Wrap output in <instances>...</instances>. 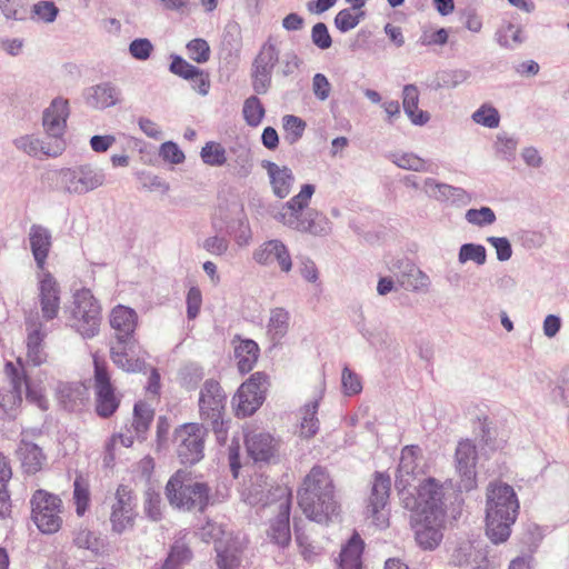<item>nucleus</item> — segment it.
Returning <instances> with one entry per match:
<instances>
[{
  "label": "nucleus",
  "mask_w": 569,
  "mask_h": 569,
  "mask_svg": "<svg viewBox=\"0 0 569 569\" xmlns=\"http://www.w3.org/2000/svg\"><path fill=\"white\" fill-rule=\"evenodd\" d=\"M298 505L312 521L329 523L340 515L336 485L329 471L315 466L303 478L297 491Z\"/></svg>",
  "instance_id": "1"
},
{
  "label": "nucleus",
  "mask_w": 569,
  "mask_h": 569,
  "mask_svg": "<svg viewBox=\"0 0 569 569\" xmlns=\"http://www.w3.org/2000/svg\"><path fill=\"white\" fill-rule=\"evenodd\" d=\"M519 510L513 488L507 483L491 482L487 489L486 533L493 543L505 542Z\"/></svg>",
  "instance_id": "2"
},
{
  "label": "nucleus",
  "mask_w": 569,
  "mask_h": 569,
  "mask_svg": "<svg viewBox=\"0 0 569 569\" xmlns=\"http://www.w3.org/2000/svg\"><path fill=\"white\" fill-rule=\"evenodd\" d=\"M164 493L176 508L203 511L209 503L210 488L191 472L178 470L168 480Z\"/></svg>",
  "instance_id": "3"
},
{
  "label": "nucleus",
  "mask_w": 569,
  "mask_h": 569,
  "mask_svg": "<svg viewBox=\"0 0 569 569\" xmlns=\"http://www.w3.org/2000/svg\"><path fill=\"white\" fill-rule=\"evenodd\" d=\"M31 520L43 535L57 533L63 525L62 499L44 489L36 490L30 499Z\"/></svg>",
  "instance_id": "4"
},
{
  "label": "nucleus",
  "mask_w": 569,
  "mask_h": 569,
  "mask_svg": "<svg viewBox=\"0 0 569 569\" xmlns=\"http://www.w3.org/2000/svg\"><path fill=\"white\" fill-rule=\"evenodd\" d=\"M226 395L218 381L207 380L199 396V413L202 421L211 425L218 439H224Z\"/></svg>",
  "instance_id": "5"
},
{
  "label": "nucleus",
  "mask_w": 569,
  "mask_h": 569,
  "mask_svg": "<svg viewBox=\"0 0 569 569\" xmlns=\"http://www.w3.org/2000/svg\"><path fill=\"white\" fill-rule=\"evenodd\" d=\"M407 508L411 511L412 527L415 529L416 541L425 550H432L439 546L442 540V529L445 525V509L431 508V515L426 516L425 509Z\"/></svg>",
  "instance_id": "6"
},
{
  "label": "nucleus",
  "mask_w": 569,
  "mask_h": 569,
  "mask_svg": "<svg viewBox=\"0 0 569 569\" xmlns=\"http://www.w3.org/2000/svg\"><path fill=\"white\" fill-rule=\"evenodd\" d=\"M421 449L419 446H406L401 450L400 461L397 469L396 488L405 508H418L417 500L409 496L408 489L411 488L419 475H422Z\"/></svg>",
  "instance_id": "7"
},
{
  "label": "nucleus",
  "mask_w": 569,
  "mask_h": 569,
  "mask_svg": "<svg viewBox=\"0 0 569 569\" xmlns=\"http://www.w3.org/2000/svg\"><path fill=\"white\" fill-rule=\"evenodd\" d=\"M207 430L197 422H188L174 430L177 456L183 465H194L203 458Z\"/></svg>",
  "instance_id": "8"
},
{
  "label": "nucleus",
  "mask_w": 569,
  "mask_h": 569,
  "mask_svg": "<svg viewBox=\"0 0 569 569\" xmlns=\"http://www.w3.org/2000/svg\"><path fill=\"white\" fill-rule=\"evenodd\" d=\"M269 385L268 375L260 371L252 373L240 386L233 398L237 417H248L254 413L264 401Z\"/></svg>",
  "instance_id": "9"
},
{
  "label": "nucleus",
  "mask_w": 569,
  "mask_h": 569,
  "mask_svg": "<svg viewBox=\"0 0 569 569\" xmlns=\"http://www.w3.org/2000/svg\"><path fill=\"white\" fill-rule=\"evenodd\" d=\"M73 326L83 337L94 336L100 326V307L89 290L74 295Z\"/></svg>",
  "instance_id": "10"
},
{
  "label": "nucleus",
  "mask_w": 569,
  "mask_h": 569,
  "mask_svg": "<svg viewBox=\"0 0 569 569\" xmlns=\"http://www.w3.org/2000/svg\"><path fill=\"white\" fill-rule=\"evenodd\" d=\"M277 515L270 520L267 536L271 542L287 547L291 541L290 507L291 491L288 488L278 487Z\"/></svg>",
  "instance_id": "11"
},
{
  "label": "nucleus",
  "mask_w": 569,
  "mask_h": 569,
  "mask_svg": "<svg viewBox=\"0 0 569 569\" xmlns=\"http://www.w3.org/2000/svg\"><path fill=\"white\" fill-rule=\"evenodd\" d=\"M391 480L383 472H375L370 496L368 498L367 513L377 527L389 525V510L387 503L390 496Z\"/></svg>",
  "instance_id": "12"
},
{
  "label": "nucleus",
  "mask_w": 569,
  "mask_h": 569,
  "mask_svg": "<svg viewBox=\"0 0 569 569\" xmlns=\"http://www.w3.org/2000/svg\"><path fill=\"white\" fill-rule=\"evenodd\" d=\"M26 362L32 367H40L48 361L44 339L47 332L37 315L26 318Z\"/></svg>",
  "instance_id": "13"
},
{
  "label": "nucleus",
  "mask_w": 569,
  "mask_h": 569,
  "mask_svg": "<svg viewBox=\"0 0 569 569\" xmlns=\"http://www.w3.org/2000/svg\"><path fill=\"white\" fill-rule=\"evenodd\" d=\"M58 178L62 187L68 192L84 193L93 190L103 182V174L97 173L90 167H79L77 169H61Z\"/></svg>",
  "instance_id": "14"
},
{
  "label": "nucleus",
  "mask_w": 569,
  "mask_h": 569,
  "mask_svg": "<svg viewBox=\"0 0 569 569\" xmlns=\"http://www.w3.org/2000/svg\"><path fill=\"white\" fill-rule=\"evenodd\" d=\"M134 509L136 497L132 489L128 486H120L117 489L110 516L113 531L121 533L133 526Z\"/></svg>",
  "instance_id": "15"
},
{
  "label": "nucleus",
  "mask_w": 569,
  "mask_h": 569,
  "mask_svg": "<svg viewBox=\"0 0 569 569\" xmlns=\"http://www.w3.org/2000/svg\"><path fill=\"white\" fill-rule=\"evenodd\" d=\"M457 470L460 475L459 487L470 491L477 487V448L471 440H462L456 450Z\"/></svg>",
  "instance_id": "16"
},
{
  "label": "nucleus",
  "mask_w": 569,
  "mask_h": 569,
  "mask_svg": "<svg viewBox=\"0 0 569 569\" xmlns=\"http://www.w3.org/2000/svg\"><path fill=\"white\" fill-rule=\"evenodd\" d=\"M39 302L44 320L50 321L58 317L60 310V288L49 272H43L39 279Z\"/></svg>",
  "instance_id": "17"
},
{
  "label": "nucleus",
  "mask_w": 569,
  "mask_h": 569,
  "mask_svg": "<svg viewBox=\"0 0 569 569\" xmlns=\"http://www.w3.org/2000/svg\"><path fill=\"white\" fill-rule=\"evenodd\" d=\"M246 449L254 462H269L278 451V443L267 432L250 431L246 435Z\"/></svg>",
  "instance_id": "18"
},
{
  "label": "nucleus",
  "mask_w": 569,
  "mask_h": 569,
  "mask_svg": "<svg viewBox=\"0 0 569 569\" xmlns=\"http://www.w3.org/2000/svg\"><path fill=\"white\" fill-rule=\"evenodd\" d=\"M409 496H412L421 509H425L426 516L431 515V508L443 509V491L442 486L433 478L425 479L418 487L415 485L408 489Z\"/></svg>",
  "instance_id": "19"
},
{
  "label": "nucleus",
  "mask_w": 569,
  "mask_h": 569,
  "mask_svg": "<svg viewBox=\"0 0 569 569\" xmlns=\"http://www.w3.org/2000/svg\"><path fill=\"white\" fill-rule=\"evenodd\" d=\"M254 260L260 264H272L278 262L283 272H289L292 267L290 253L287 247L278 241L264 242L253 254Z\"/></svg>",
  "instance_id": "20"
},
{
  "label": "nucleus",
  "mask_w": 569,
  "mask_h": 569,
  "mask_svg": "<svg viewBox=\"0 0 569 569\" xmlns=\"http://www.w3.org/2000/svg\"><path fill=\"white\" fill-rule=\"evenodd\" d=\"M69 116L68 101L54 99L43 112V127L49 136H63Z\"/></svg>",
  "instance_id": "21"
},
{
  "label": "nucleus",
  "mask_w": 569,
  "mask_h": 569,
  "mask_svg": "<svg viewBox=\"0 0 569 569\" xmlns=\"http://www.w3.org/2000/svg\"><path fill=\"white\" fill-rule=\"evenodd\" d=\"M16 455L20 461L22 470L29 475L39 472L47 460L42 449L38 445L26 439H22L19 442Z\"/></svg>",
  "instance_id": "22"
},
{
  "label": "nucleus",
  "mask_w": 569,
  "mask_h": 569,
  "mask_svg": "<svg viewBox=\"0 0 569 569\" xmlns=\"http://www.w3.org/2000/svg\"><path fill=\"white\" fill-rule=\"evenodd\" d=\"M29 240L37 266L40 270H43L51 249V234L47 228L33 224L30 228Z\"/></svg>",
  "instance_id": "23"
},
{
  "label": "nucleus",
  "mask_w": 569,
  "mask_h": 569,
  "mask_svg": "<svg viewBox=\"0 0 569 569\" xmlns=\"http://www.w3.org/2000/svg\"><path fill=\"white\" fill-rule=\"evenodd\" d=\"M262 166L270 177L274 194L281 199L286 198L290 193L295 181L292 171L288 167H279L271 161H264Z\"/></svg>",
  "instance_id": "24"
},
{
  "label": "nucleus",
  "mask_w": 569,
  "mask_h": 569,
  "mask_svg": "<svg viewBox=\"0 0 569 569\" xmlns=\"http://www.w3.org/2000/svg\"><path fill=\"white\" fill-rule=\"evenodd\" d=\"M137 317L132 309L119 306L111 312L110 325L116 330V337L119 342L130 339L134 331Z\"/></svg>",
  "instance_id": "25"
},
{
  "label": "nucleus",
  "mask_w": 569,
  "mask_h": 569,
  "mask_svg": "<svg viewBox=\"0 0 569 569\" xmlns=\"http://www.w3.org/2000/svg\"><path fill=\"white\" fill-rule=\"evenodd\" d=\"M122 343L120 351H112L113 362L129 372L141 371L144 368V360L138 355L139 346L129 339H126Z\"/></svg>",
  "instance_id": "26"
},
{
  "label": "nucleus",
  "mask_w": 569,
  "mask_h": 569,
  "mask_svg": "<svg viewBox=\"0 0 569 569\" xmlns=\"http://www.w3.org/2000/svg\"><path fill=\"white\" fill-rule=\"evenodd\" d=\"M365 543L359 533L355 532L339 555V569H362Z\"/></svg>",
  "instance_id": "27"
},
{
  "label": "nucleus",
  "mask_w": 569,
  "mask_h": 569,
  "mask_svg": "<svg viewBox=\"0 0 569 569\" xmlns=\"http://www.w3.org/2000/svg\"><path fill=\"white\" fill-rule=\"evenodd\" d=\"M57 397L61 405L72 411L84 403L89 398L88 389L83 383H60L57 390Z\"/></svg>",
  "instance_id": "28"
},
{
  "label": "nucleus",
  "mask_w": 569,
  "mask_h": 569,
  "mask_svg": "<svg viewBox=\"0 0 569 569\" xmlns=\"http://www.w3.org/2000/svg\"><path fill=\"white\" fill-rule=\"evenodd\" d=\"M259 352L258 343L250 339L240 340L239 343L234 346V358L241 373H248L253 369L259 358Z\"/></svg>",
  "instance_id": "29"
},
{
  "label": "nucleus",
  "mask_w": 569,
  "mask_h": 569,
  "mask_svg": "<svg viewBox=\"0 0 569 569\" xmlns=\"http://www.w3.org/2000/svg\"><path fill=\"white\" fill-rule=\"evenodd\" d=\"M419 91L416 86L408 84L403 88L402 106L405 112L410 118L412 123L422 126L428 122L429 114L418 108Z\"/></svg>",
  "instance_id": "30"
},
{
  "label": "nucleus",
  "mask_w": 569,
  "mask_h": 569,
  "mask_svg": "<svg viewBox=\"0 0 569 569\" xmlns=\"http://www.w3.org/2000/svg\"><path fill=\"white\" fill-rule=\"evenodd\" d=\"M94 382L98 396L97 412L100 417L107 418V366L103 359L93 356Z\"/></svg>",
  "instance_id": "31"
},
{
  "label": "nucleus",
  "mask_w": 569,
  "mask_h": 569,
  "mask_svg": "<svg viewBox=\"0 0 569 569\" xmlns=\"http://www.w3.org/2000/svg\"><path fill=\"white\" fill-rule=\"evenodd\" d=\"M228 546L221 543L217 546V567L218 569H239L240 548L232 536H228Z\"/></svg>",
  "instance_id": "32"
},
{
  "label": "nucleus",
  "mask_w": 569,
  "mask_h": 569,
  "mask_svg": "<svg viewBox=\"0 0 569 569\" xmlns=\"http://www.w3.org/2000/svg\"><path fill=\"white\" fill-rule=\"evenodd\" d=\"M72 502L78 517H83L91 502L90 485L87 478L78 475L73 481Z\"/></svg>",
  "instance_id": "33"
},
{
  "label": "nucleus",
  "mask_w": 569,
  "mask_h": 569,
  "mask_svg": "<svg viewBox=\"0 0 569 569\" xmlns=\"http://www.w3.org/2000/svg\"><path fill=\"white\" fill-rule=\"evenodd\" d=\"M3 371L11 389L22 392L28 383H30V378L26 372L23 359L20 357L17 359V362H6Z\"/></svg>",
  "instance_id": "34"
},
{
  "label": "nucleus",
  "mask_w": 569,
  "mask_h": 569,
  "mask_svg": "<svg viewBox=\"0 0 569 569\" xmlns=\"http://www.w3.org/2000/svg\"><path fill=\"white\" fill-rule=\"evenodd\" d=\"M192 552L184 539H177L162 565V569H180L181 566L190 562Z\"/></svg>",
  "instance_id": "35"
},
{
  "label": "nucleus",
  "mask_w": 569,
  "mask_h": 569,
  "mask_svg": "<svg viewBox=\"0 0 569 569\" xmlns=\"http://www.w3.org/2000/svg\"><path fill=\"white\" fill-rule=\"evenodd\" d=\"M154 418V409L146 401L139 400L133 407V418L131 426L142 436L149 430Z\"/></svg>",
  "instance_id": "36"
},
{
  "label": "nucleus",
  "mask_w": 569,
  "mask_h": 569,
  "mask_svg": "<svg viewBox=\"0 0 569 569\" xmlns=\"http://www.w3.org/2000/svg\"><path fill=\"white\" fill-rule=\"evenodd\" d=\"M290 315L283 308H274L270 312L268 321V333L272 340H280L289 329Z\"/></svg>",
  "instance_id": "37"
},
{
  "label": "nucleus",
  "mask_w": 569,
  "mask_h": 569,
  "mask_svg": "<svg viewBox=\"0 0 569 569\" xmlns=\"http://www.w3.org/2000/svg\"><path fill=\"white\" fill-rule=\"evenodd\" d=\"M279 60V50L270 39L264 42L253 60L252 66L261 68L262 70L271 71Z\"/></svg>",
  "instance_id": "38"
},
{
  "label": "nucleus",
  "mask_w": 569,
  "mask_h": 569,
  "mask_svg": "<svg viewBox=\"0 0 569 569\" xmlns=\"http://www.w3.org/2000/svg\"><path fill=\"white\" fill-rule=\"evenodd\" d=\"M202 161L211 167H220L227 162L226 149L218 142H207L201 149Z\"/></svg>",
  "instance_id": "39"
},
{
  "label": "nucleus",
  "mask_w": 569,
  "mask_h": 569,
  "mask_svg": "<svg viewBox=\"0 0 569 569\" xmlns=\"http://www.w3.org/2000/svg\"><path fill=\"white\" fill-rule=\"evenodd\" d=\"M243 118L251 127H257L263 119L264 108L259 98L249 97L243 103Z\"/></svg>",
  "instance_id": "40"
},
{
  "label": "nucleus",
  "mask_w": 569,
  "mask_h": 569,
  "mask_svg": "<svg viewBox=\"0 0 569 569\" xmlns=\"http://www.w3.org/2000/svg\"><path fill=\"white\" fill-rule=\"evenodd\" d=\"M318 411V402L313 401L306 405L303 416L300 423V433L305 438H311L318 430V419L316 417Z\"/></svg>",
  "instance_id": "41"
},
{
  "label": "nucleus",
  "mask_w": 569,
  "mask_h": 569,
  "mask_svg": "<svg viewBox=\"0 0 569 569\" xmlns=\"http://www.w3.org/2000/svg\"><path fill=\"white\" fill-rule=\"evenodd\" d=\"M228 536H232L227 532L222 525L208 521L201 529V537L206 542H212L214 545V550L217 551V546H228L227 540Z\"/></svg>",
  "instance_id": "42"
},
{
  "label": "nucleus",
  "mask_w": 569,
  "mask_h": 569,
  "mask_svg": "<svg viewBox=\"0 0 569 569\" xmlns=\"http://www.w3.org/2000/svg\"><path fill=\"white\" fill-rule=\"evenodd\" d=\"M189 58L197 63H206L210 59L209 43L202 38H196L186 46Z\"/></svg>",
  "instance_id": "43"
},
{
  "label": "nucleus",
  "mask_w": 569,
  "mask_h": 569,
  "mask_svg": "<svg viewBox=\"0 0 569 569\" xmlns=\"http://www.w3.org/2000/svg\"><path fill=\"white\" fill-rule=\"evenodd\" d=\"M363 12L359 10L343 9L339 11L335 18V24L341 32H347L358 26Z\"/></svg>",
  "instance_id": "44"
},
{
  "label": "nucleus",
  "mask_w": 569,
  "mask_h": 569,
  "mask_svg": "<svg viewBox=\"0 0 569 569\" xmlns=\"http://www.w3.org/2000/svg\"><path fill=\"white\" fill-rule=\"evenodd\" d=\"M169 70L178 77H181L186 80H191L194 78V76L200 74L201 69L189 63L180 56H171Z\"/></svg>",
  "instance_id": "45"
},
{
  "label": "nucleus",
  "mask_w": 569,
  "mask_h": 569,
  "mask_svg": "<svg viewBox=\"0 0 569 569\" xmlns=\"http://www.w3.org/2000/svg\"><path fill=\"white\" fill-rule=\"evenodd\" d=\"M393 162L402 169L425 172L429 170L428 163L415 153L396 154Z\"/></svg>",
  "instance_id": "46"
},
{
  "label": "nucleus",
  "mask_w": 569,
  "mask_h": 569,
  "mask_svg": "<svg viewBox=\"0 0 569 569\" xmlns=\"http://www.w3.org/2000/svg\"><path fill=\"white\" fill-rule=\"evenodd\" d=\"M472 119L475 122L491 129L497 128L500 122V117L497 109L487 104L481 106L472 114Z\"/></svg>",
  "instance_id": "47"
},
{
  "label": "nucleus",
  "mask_w": 569,
  "mask_h": 569,
  "mask_svg": "<svg viewBox=\"0 0 569 569\" xmlns=\"http://www.w3.org/2000/svg\"><path fill=\"white\" fill-rule=\"evenodd\" d=\"M313 192L315 187L312 184H305L300 192L287 202L286 206L291 210L292 216H297L308 206Z\"/></svg>",
  "instance_id": "48"
},
{
  "label": "nucleus",
  "mask_w": 569,
  "mask_h": 569,
  "mask_svg": "<svg viewBox=\"0 0 569 569\" xmlns=\"http://www.w3.org/2000/svg\"><path fill=\"white\" fill-rule=\"evenodd\" d=\"M460 262L475 261L478 264H483L486 261V249L480 244L467 243L460 248L459 251Z\"/></svg>",
  "instance_id": "49"
},
{
  "label": "nucleus",
  "mask_w": 569,
  "mask_h": 569,
  "mask_svg": "<svg viewBox=\"0 0 569 569\" xmlns=\"http://www.w3.org/2000/svg\"><path fill=\"white\" fill-rule=\"evenodd\" d=\"M63 136H49L41 140L42 156L47 157H58L66 149V141L62 138Z\"/></svg>",
  "instance_id": "50"
},
{
  "label": "nucleus",
  "mask_w": 569,
  "mask_h": 569,
  "mask_svg": "<svg viewBox=\"0 0 569 569\" xmlns=\"http://www.w3.org/2000/svg\"><path fill=\"white\" fill-rule=\"evenodd\" d=\"M271 71L252 66V88L258 94H264L269 90L271 86Z\"/></svg>",
  "instance_id": "51"
},
{
  "label": "nucleus",
  "mask_w": 569,
  "mask_h": 569,
  "mask_svg": "<svg viewBox=\"0 0 569 569\" xmlns=\"http://www.w3.org/2000/svg\"><path fill=\"white\" fill-rule=\"evenodd\" d=\"M466 219L472 224L485 226L493 223L496 214L489 207H482L480 209H469Z\"/></svg>",
  "instance_id": "52"
},
{
  "label": "nucleus",
  "mask_w": 569,
  "mask_h": 569,
  "mask_svg": "<svg viewBox=\"0 0 569 569\" xmlns=\"http://www.w3.org/2000/svg\"><path fill=\"white\" fill-rule=\"evenodd\" d=\"M342 388L346 395L352 396L361 391L362 385L358 375L352 372L349 368L342 370Z\"/></svg>",
  "instance_id": "53"
},
{
  "label": "nucleus",
  "mask_w": 569,
  "mask_h": 569,
  "mask_svg": "<svg viewBox=\"0 0 569 569\" xmlns=\"http://www.w3.org/2000/svg\"><path fill=\"white\" fill-rule=\"evenodd\" d=\"M14 144L17 146V148L23 150L29 156H42L41 139L34 138L32 136H26L17 139L14 141Z\"/></svg>",
  "instance_id": "54"
},
{
  "label": "nucleus",
  "mask_w": 569,
  "mask_h": 569,
  "mask_svg": "<svg viewBox=\"0 0 569 569\" xmlns=\"http://www.w3.org/2000/svg\"><path fill=\"white\" fill-rule=\"evenodd\" d=\"M144 511L152 520H159L161 518V497L158 492H146Z\"/></svg>",
  "instance_id": "55"
},
{
  "label": "nucleus",
  "mask_w": 569,
  "mask_h": 569,
  "mask_svg": "<svg viewBox=\"0 0 569 569\" xmlns=\"http://www.w3.org/2000/svg\"><path fill=\"white\" fill-rule=\"evenodd\" d=\"M143 437L144 436L134 430L131 425L129 427L126 426L120 432L112 437V446L117 447L118 445H120L124 448H129L133 445L136 439H140Z\"/></svg>",
  "instance_id": "56"
},
{
  "label": "nucleus",
  "mask_w": 569,
  "mask_h": 569,
  "mask_svg": "<svg viewBox=\"0 0 569 569\" xmlns=\"http://www.w3.org/2000/svg\"><path fill=\"white\" fill-rule=\"evenodd\" d=\"M152 50V43L146 38L136 39L129 46L130 54L138 60H147Z\"/></svg>",
  "instance_id": "57"
},
{
  "label": "nucleus",
  "mask_w": 569,
  "mask_h": 569,
  "mask_svg": "<svg viewBox=\"0 0 569 569\" xmlns=\"http://www.w3.org/2000/svg\"><path fill=\"white\" fill-rule=\"evenodd\" d=\"M22 403V392L11 389L0 392V407L6 411H12Z\"/></svg>",
  "instance_id": "58"
},
{
  "label": "nucleus",
  "mask_w": 569,
  "mask_h": 569,
  "mask_svg": "<svg viewBox=\"0 0 569 569\" xmlns=\"http://www.w3.org/2000/svg\"><path fill=\"white\" fill-rule=\"evenodd\" d=\"M144 390L150 400H159L161 393V377L158 369L151 368Z\"/></svg>",
  "instance_id": "59"
},
{
  "label": "nucleus",
  "mask_w": 569,
  "mask_h": 569,
  "mask_svg": "<svg viewBox=\"0 0 569 569\" xmlns=\"http://www.w3.org/2000/svg\"><path fill=\"white\" fill-rule=\"evenodd\" d=\"M448 31L445 28H440L436 31H425L420 37L422 46H443L448 42Z\"/></svg>",
  "instance_id": "60"
},
{
  "label": "nucleus",
  "mask_w": 569,
  "mask_h": 569,
  "mask_svg": "<svg viewBox=\"0 0 569 569\" xmlns=\"http://www.w3.org/2000/svg\"><path fill=\"white\" fill-rule=\"evenodd\" d=\"M311 37L313 43L320 49H328L332 43L328 28L322 22H318L313 26Z\"/></svg>",
  "instance_id": "61"
},
{
  "label": "nucleus",
  "mask_w": 569,
  "mask_h": 569,
  "mask_svg": "<svg viewBox=\"0 0 569 569\" xmlns=\"http://www.w3.org/2000/svg\"><path fill=\"white\" fill-rule=\"evenodd\" d=\"M26 391V398L29 402L36 405L41 410L48 409V400L43 393V390L41 387L33 386L31 382L28 383V386L24 389Z\"/></svg>",
  "instance_id": "62"
},
{
  "label": "nucleus",
  "mask_w": 569,
  "mask_h": 569,
  "mask_svg": "<svg viewBox=\"0 0 569 569\" xmlns=\"http://www.w3.org/2000/svg\"><path fill=\"white\" fill-rule=\"evenodd\" d=\"M58 11V8L51 1H40L33 6V12L46 22L54 21Z\"/></svg>",
  "instance_id": "63"
},
{
  "label": "nucleus",
  "mask_w": 569,
  "mask_h": 569,
  "mask_svg": "<svg viewBox=\"0 0 569 569\" xmlns=\"http://www.w3.org/2000/svg\"><path fill=\"white\" fill-rule=\"evenodd\" d=\"M312 90L315 96L323 101L329 98L331 91V84L327 77L322 73H316L312 79Z\"/></svg>",
  "instance_id": "64"
}]
</instances>
